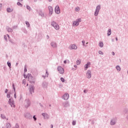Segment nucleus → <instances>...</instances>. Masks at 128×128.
Listing matches in <instances>:
<instances>
[{
  "label": "nucleus",
  "instance_id": "obj_1",
  "mask_svg": "<svg viewBox=\"0 0 128 128\" xmlns=\"http://www.w3.org/2000/svg\"><path fill=\"white\" fill-rule=\"evenodd\" d=\"M51 26H54L55 30H60V26H58V24H56V22L54 21H52L51 22Z\"/></svg>",
  "mask_w": 128,
  "mask_h": 128
},
{
  "label": "nucleus",
  "instance_id": "obj_2",
  "mask_svg": "<svg viewBox=\"0 0 128 128\" xmlns=\"http://www.w3.org/2000/svg\"><path fill=\"white\" fill-rule=\"evenodd\" d=\"M58 70L60 74H64V69L60 66L58 67Z\"/></svg>",
  "mask_w": 128,
  "mask_h": 128
},
{
  "label": "nucleus",
  "instance_id": "obj_3",
  "mask_svg": "<svg viewBox=\"0 0 128 128\" xmlns=\"http://www.w3.org/2000/svg\"><path fill=\"white\" fill-rule=\"evenodd\" d=\"M28 80L30 82H34V78L32 77V76L30 74H28Z\"/></svg>",
  "mask_w": 128,
  "mask_h": 128
},
{
  "label": "nucleus",
  "instance_id": "obj_4",
  "mask_svg": "<svg viewBox=\"0 0 128 128\" xmlns=\"http://www.w3.org/2000/svg\"><path fill=\"white\" fill-rule=\"evenodd\" d=\"M82 22V19L80 18H78L76 20V21H74L73 22V26H78L79 24V22Z\"/></svg>",
  "mask_w": 128,
  "mask_h": 128
},
{
  "label": "nucleus",
  "instance_id": "obj_5",
  "mask_svg": "<svg viewBox=\"0 0 128 128\" xmlns=\"http://www.w3.org/2000/svg\"><path fill=\"white\" fill-rule=\"evenodd\" d=\"M100 6H98L94 12V16H98V12H100Z\"/></svg>",
  "mask_w": 128,
  "mask_h": 128
},
{
  "label": "nucleus",
  "instance_id": "obj_6",
  "mask_svg": "<svg viewBox=\"0 0 128 128\" xmlns=\"http://www.w3.org/2000/svg\"><path fill=\"white\" fill-rule=\"evenodd\" d=\"M68 48L70 50H78V46L74 44H71L70 46Z\"/></svg>",
  "mask_w": 128,
  "mask_h": 128
},
{
  "label": "nucleus",
  "instance_id": "obj_7",
  "mask_svg": "<svg viewBox=\"0 0 128 128\" xmlns=\"http://www.w3.org/2000/svg\"><path fill=\"white\" fill-rule=\"evenodd\" d=\"M55 12L57 14H60V6H56L55 8Z\"/></svg>",
  "mask_w": 128,
  "mask_h": 128
},
{
  "label": "nucleus",
  "instance_id": "obj_8",
  "mask_svg": "<svg viewBox=\"0 0 128 128\" xmlns=\"http://www.w3.org/2000/svg\"><path fill=\"white\" fill-rule=\"evenodd\" d=\"M68 98H70V95H68V94L66 93L62 97V98L64 100H68Z\"/></svg>",
  "mask_w": 128,
  "mask_h": 128
},
{
  "label": "nucleus",
  "instance_id": "obj_9",
  "mask_svg": "<svg viewBox=\"0 0 128 128\" xmlns=\"http://www.w3.org/2000/svg\"><path fill=\"white\" fill-rule=\"evenodd\" d=\"M48 10H49V14L50 16H52V12H54V10L52 9V7L49 6H48Z\"/></svg>",
  "mask_w": 128,
  "mask_h": 128
},
{
  "label": "nucleus",
  "instance_id": "obj_10",
  "mask_svg": "<svg viewBox=\"0 0 128 128\" xmlns=\"http://www.w3.org/2000/svg\"><path fill=\"white\" fill-rule=\"evenodd\" d=\"M86 74L88 78H92V74H90V70H88Z\"/></svg>",
  "mask_w": 128,
  "mask_h": 128
},
{
  "label": "nucleus",
  "instance_id": "obj_11",
  "mask_svg": "<svg viewBox=\"0 0 128 128\" xmlns=\"http://www.w3.org/2000/svg\"><path fill=\"white\" fill-rule=\"evenodd\" d=\"M51 46H52V48H58V44H56V43L54 42H51Z\"/></svg>",
  "mask_w": 128,
  "mask_h": 128
},
{
  "label": "nucleus",
  "instance_id": "obj_12",
  "mask_svg": "<svg viewBox=\"0 0 128 128\" xmlns=\"http://www.w3.org/2000/svg\"><path fill=\"white\" fill-rule=\"evenodd\" d=\"M90 62H88L85 66H84V70H86L88 68H90Z\"/></svg>",
  "mask_w": 128,
  "mask_h": 128
},
{
  "label": "nucleus",
  "instance_id": "obj_13",
  "mask_svg": "<svg viewBox=\"0 0 128 128\" xmlns=\"http://www.w3.org/2000/svg\"><path fill=\"white\" fill-rule=\"evenodd\" d=\"M42 116H44V118L48 120V114L46 113H42Z\"/></svg>",
  "mask_w": 128,
  "mask_h": 128
},
{
  "label": "nucleus",
  "instance_id": "obj_14",
  "mask_svg": "<svg viewBox=\"0 0 128 128\" xmlns=\"http://www.w3.org/2000/svg\"><path fill=\"white\" fill-rule=\"evenodd\" d=\"M30 92L31 94H32V92H34V86H32L30 88Z\"/></svg>",
  "mask_w": 128,
  "mask_h": 128
},
{
  "label": "nucleus",
  "instance_id": "obj_15",
  "mask_svg": "<svg viewBox=\"0 0 128 128\" xmlns=\"http://www.w3.org/2000/svg\"><path fill=\"white\" fill-rule=\"evenodd\" d=\"M10 106L12 108H15L16 106L14 105V102L12 101V102L10 103Z\"/></svg>",
  "mask_w": 128,
  "mask_h": 128
},
{
  "label": "nucleus",
  "instance_id": "obj_16",
  "mask_svg": "<svg viewBox=\"0 0 128 128\" xmlns=\"http://www.w3.org/2000/svg\"><path fill=\"white\" fill-rule=\"evenodd\" d=\"M110 124L111 126H114V124H116V121H114V120H112Z\"/></svg>",
  "mask_w": 128,
  "mask_h": 128
},
{
  "label": "nucleus",
  "instance_id": "obj_17",
  "mask_svg": "<svg viewBox=\"0 0 128 128\" xmlns=\"http://www.w3.org/2000/svg\"><path fill=\"white\" fill-rule=\"evenodd\" d=\"M112 34V30L109 29L108 31V36H110Z\"/></svg>",
  "mask_w": 128,
  "mask_h": 128
},
{
  "label": "nucleus",
  "instance_id": "obj_18",
  "mask_svg": "<svg viewBox=\"0 0 128 128\" xmlns=\"http://www.w3.org/2000/svg\"><path fill=\"white\" fill-rule=\"evenodd\" d=\"M12 10H14L10 9V8H7L8 12H12Z\"/></svg>",
  "mask_w": 128,
  "mask_h": 128
},
{
  "label": "nucleus",
  "instance_id": "obj_19",
  "mask_svg": "<svg viewBox=\"0 0 128 128\" xmlns=\"http://www.w3.org/2000/svg\"><path fill=\"white\" fill-rule=\"evenodd\" d=\"M99 46H100V48H102V46H104V43L102 42H100Z\"/></svg>",
  "mask_w": 128,
  "mask_h": 128
},
{
  "label": "nucleus",
  "instance_id": "obj_20",
  "mask_svg": "<svg viewBox=\"0 0 128 128\" xmlns=\"http://www.w3.org/2000/svg\"><path fill=\"white\" fill-rule=\"evenodd\" d=\"M116 69L118 72L120 71V66H116Z\"/></svg>",
  "mask_w": 128,
  "mask_h": 128
},
{
  "label": "nucleus",
  "instance_id": "obj_21",
  "mask_svg": "<svg viewBox=\"0 0 128 128\" xmlns=\"http://www.w3.org/2000/svg\"><path fill=\"white\" fill-rule=\"evenodd\" d=\"M11 126L10 124L9 123H8L6 125V128H10Z\"/></svg>",
  "mask_w": 128,
  "mask_h": 128
},
{
  "label": "nucleus",
  "instance_id": "obj_22",
  "mask_svg": "<svg viewBox=\"0 0 128 128\" xmlns=\"http://www.w3.org/2000/svg\"><path fill=\"white\" fill-rule=\"evenodd\" d=\"M1 118H3V120H4L6 118V116L4 114H1Z\"/></svg>",
  "mask_w": 128,
  "mask_h": 128
},
{
  "label": "nucleus",
  "instance_id": "obj_23",
  "mask_svg": "<svg viewBox=\"0 0 128 128\" xmlns=\"http://www.w3.org/2000/svg\"><path fill=\"white\" fill-rule=\"evenodd\" d=\"M76 12H80V7H76L75 8Z\"/></svg>",
  "mask_w": 128,
  "mask_h": 128
},
{
  "label": "nucleus",
  "instance_id": "obj_24",
  "mask_svg": "<svg viewBox=\"0 0 128 128\" xmlns=\"http://www.w3.org/2000/svg\"><path fill=\"white\" fill-rule=\"evenodd\" d=\"M46 76H48V71H46V74L45 76H43L44 78H46Z\"/></svg>",
  "mask_w": 128,
  "mask_h": 128
},
{
  "label": "nucleus",
  "instance_id": "obj_25",
  "mask_svg": "<svg viewBox=\"0 0 128 128\" xmlns=\"http://www.w3.org/2000/svg\"><path fill=\"white\" fill-rule=\"evenodd\" d=\"M76 64L78 65V64H80V60H78L76 62Z\"/></svg>",
  "mask_w": 128,
  "mask_h": 128
},
{
  "label": "nucleus",
  "instance_id": "obj_26",
  "mask_svg": "<svg viewBox=\"0 0 128 128\" xmlns=\"http://www.w3.org/2000/svg\"><path fill=\"white\" fill-rule=\"evenodd\" d=\"M8 32H12V28H8Z\"/></svg>",
  "mask_w": 128,
  "mask_h": 128
},
{
  "label": "nucleus",
  "instance_id": "obj_27",
  "mask_svg": "<svg viewBox=\"0 0 128 128\" xmlns=\"http://www.w3.org/2000/svg\"><path fill=\"white\" fill-rule=\"evenodd\" d=\"M17 4H18V6H22V4H20V2H18L17 3Z\"/></svg>",
  "mask_w": 128,
  "mask_h": 128
},
{
  "label": "nucleus",
  "instance_id": "obj_28",
  "mask_svg": "<svg viewBox=\"0 0 128 128\" xmlns=\"http://www.w3.org/2000/svg\"><path fill=\"white\" fill-rule=\"evenodd\" d=\"M28 72V70L26 69V66H24V72Z\"/></svg>",
  "mask_w": 128,
  "mask_h": 128
},
{
  "label": "nucleus",
  "instance_id": "obj_29",
  "mask_svg": "<svg viewBox=\"0 0 128 128\" xmlns=\"http://www.w3.org/2000/svg\"><path fill=\"white\" fill-rule=\"evenodd\" d=\"M60 80H61L62 82H64V78H60Z\"/></svg>",
  "mask_w": 128,
  "mask_h": 128
},
{
  "label": "nucleus",
  "instance_id": "obj_30",
  "mask_svg": "<svg viewBox=\"0 0 128 128\" xmlns=\"http://www.w3.org/2000/svg\"><path fill=\"white\" fill-rule=\"evenodd\" d=\"M26 80H22V84H26Z\"/></svg>",
  "mask_w": 128,
  "mask_h": 128
},
{
  "label": "nucleus",
  "instance_id": "obj_31",
  "mask_svg": "<svg viewBox=\"0 0 128 128\" xmlns=\"http://www.w3.org/2000/svg\"><path fill=\"white\" fill-rule=\"evenodd\" d=\"M12 86H13L14 92H16V87H14V84H12Z\"/></svg>",
  "mask_w": 128,
  "mask_h": 128
},
{
  "label": "nucleus",
  "instance_id": "obj_32",
  "mask_svg": "<svg viewBox=\"0 0 128 128\" xmlns=\"http://www.w3.org/2000/svg\"><path fill=\"white\" fill-rule=\"evenodd\" d=\"M98 54H104V52H102V51H99L98 52Z\"/></svg>",
  "mask_w": 128,
  "mask_h": 128
},
{
  "label": "nucleus",
  "instance_id": "obj_33",
  "mask_svg": "<svg viewBox=\"0 0 128 128\" xmlns=\"http://www.w3.org/2000/svg\"><path fill=\"white\" fill-rule=\"evenodd\" d=\"M26 24L27 26H30V23L28 22H26Z\"/></svg>",
  "mask_w": 128,
  "mask_h": 128
},
{
  "label": "nucleus",
  "instance_id": "obj_34",
  "mask_svg": "<svg viewBox=\"0 0 128 128\" xmlns=\"http://www.w3.org/2000/svg\"><path fill=\"white\" fill-rule=\"evenodd\" d=\"M7 64L8 66H9V68H10V62H8Z\"/></svg>",
  "mask_w": 128,
  "mask_h": 128
},
{
  "label": "nucleus",
  "instance_id": "obj_35",
  "mask_svg": "<svg viewBox=\"0 0 128 128\" xmlns=\"http://www.w3.org/2000/svg\"><path fill=\"white\" fill-rule=\"evenodd\" d=\"M8 102H9L10 104H12V102L11 99H9Z\"/></svg>",
  "mask_w": 128,
  "mask_h": 128
},
{
  "label": "nucleus",
  "instance_id": "obj_36",
  "mask_svg": "<svg viewBox=\"0 0 128 128\" xmlns=\"http://www.w3.org/2000/svg\"><path fill=\"white\" fill-rule=\"evenodd\" d=\"M26 8L28 9L29 10H30V6H27Z\"/></svg>",
  "mask_w": 128,
  "mask_h": 128
},
{
  "label": "nucleus",
  "instance_id": "obj_37",
  "mask_svg": "<svg viewBox=\"0 0 128 128\" xmlns=\"http://www.w3.org/2000/svg\"><path fill=\"white\" fill-rule=\"evenodd\" d=\"M72 124L73 126H76V121H73Z\"/></svg>",
  "mask_w": 128,
  "mask_h": 128
},
{
  "label": "nucleus",
  "instance_id": "obj_38",
  "mask_svg": "<svg viewBox=\"0 0 128 128\" xmlns=\"http://www.w3.org/2000/svg\"><path fill=\"white\" fill-rule=\"evenodd\" d=\"M7 98H10V94H7Z\"/></svg>",
  "mask_w": 128,
  "mask_h": 128
},
{
  "label": "nucleus",
  "instance_id": "obj_39",
  "mask_svg": "<svg viewBox=\"0 0 128 128\" xmlns=\"http://www.w3.org/2000/svg\"><path fill=\"white\" fill-rule=\"evenodd\" d=\"M33 118L34 120H36V118L35 116H34Z\"/></svg>",
  "mask_w": 128,
  "mask_h": 128
},
{
  "label": "nucleus",
  "instance_id": "obj_40",
  "mask_svg": "<svg viewBox=\"0 0 128 128\" xmlns=\"http://www.w3.org/2000/svg\"><path fill=\"white\" fill-rule=\"evenodd\" d=\"M14 98H16V93H15L14 94Z\"/></svg>",
  "mask_w": 128,
  "mask_h": 128
},
{
  "label": "nucleus",
  "instance_id": "obj_41",
  "mask_svg": "<svg viewBox=\"0 0 128 128\" xmlns=\"http://www.w3.org/2000/svg\"><path fill=\"white\" fill-rule=\"evenodd\" d=\"M24 78H28V76H26V74H24Z\"/></svg>",
  "mask_w": 128,
  "mask_h": 128
},
{
  "label": "nucleus",
  "instance_id": "obj_42",
  "mask_svg": "<svg viewBox=\"0 0 128 128\" xmlns=\"http://www.w3.org/2000/svg\"><path fill=\"white\" fill-rule=\"evenodd\" d=\"M4 38L6 40V36H4Z\"/></svg>",
  "mask_w": 128,
  "mask_h": 128
},
{
  "label": "nucleus",
  "instance_id": "obj_43",
  "mask_svg": "<svg viewBox=\"0 0 128 128\" xmlns=\"http://www.w3.org/2000/svg\"><path fill=\"white\" fill-rule=\"evenodd\" d=\"M84 41L82 40V43L83 44V46H84Z\"/></svg>",
  "mask_w": 128,
  "mask_h": 128
},
{
  "label": "nucleus",
  "instance_id": "obj_44",
  "mask_svg": "<svg viewBox=\"0 0 128 128\" xmlns=\"http://www.w3.org/2000/svg\"><path fill=\"white\" fill-rule=\"evenodd\" d=\"M112 56H114V52H112Z\"/></svg>",
  "mask_w": 128,
  "mask_h": 128
},
{
  "label": "nucleus",
  "instance_id": "obj_45",
  "mask_svg": "<svg viewBox=\"0 0 128 128\" xmlns=\"http://www.w3.org/2000/svg\"><path fill=\"white\" fill-rule=\"evenodd\" d=\"M50 128H54V125H52V124H51V126H50Z\"/></svg>",
  "mask_w": 128,
  "mask_h": 128
},
{
  "label": "nucleus",
  "instance_id": "obj_46",
  "mask_svg": "<svg viewBox=\"0 0 128 128\" xmlns=\"http://www.w3.org/2000/svg\"><path fill=\"white\" fill-rule=\"evenodd\" d=\"M5 92H6V93L8 92V89H6V90H5Z\"/></svg>",
  "mask_w": 128,
  "mask_h": 128
},
{
  "label": "nucleus",
  "instance_id": "obj_47",
  "mask_svg": "<svg viewBox=\"0 0 128 128\" xmlns=\"http://www.w3.org/2000/svg\"><path fill=\"white\" fill-rule=\"evenodd\" d=\"M64 64H66V60L64 61Z\"/></svg>",
  "mask_w": 128,
  "mask_h": 128
},
{
  "label": "nucleus",
  "instance_id": "obj_48",
  "mask_svg": "<svg viewBox=\"0 0 128 128\" xmlns=\"http://www.w3.org/2000/svg\"><path fill=\"white\" fill-rule=\"evenodd\" d=\"M74 66V68H78V66Z\"/></svg>",
  "mask_w": 128,
  "mask_h": 128
},
{
  "label": "nucleus",
  "instance_id": "obj_49",
  "mask_svg": "<svg viewBox=\"0 0 128 128\" xmlns=\"http://www.w3.org/2000/svg\"><path fill=\"white\" fill-rule=\"evenodd\" d=\"M19 2H22V0H18Z\"/></svg>",
  "mask_w": 128,
  "mask_h": 128
},
{
  "label": "nucleus",
  "instance_id": "obj_50",
  "mask_svg": "<svg viewBox=\"0 0 128 128\" xmlns=\"http://www.w3.org/2000/svg\"><path fill=\"white\" fill-rule=\"evenodd\" d=\"M0 6H2V4H0Z\"/></svg>",
  "mask_w": 128,
  "mask_h": 128
},
{
  "label": "nucleus",
  "instance_id": "obj_51",
  "mask_svg": "<svg viewBox=\"0 0 128 128\" xmlns=\"http://www.w3.org/2000/svg\"><path fill=\"white\" fill-rule=\"evenodd\" d=\"M84 92H86V90H84Z\"/></svg>",
  "mask_w": 128,
  "mask_h": 128
},
{
  "label": "nucleus",
  "instance_id": "obj_52",
  "mask_svg": "<svg viewBox=\"0 0 128 128\" xmlns=\"http://www.w3.org/2000/svg\"><path fill=\"white\" fill-rule=\"evenodd\" d=\"M116 40H118V38H116Z\"/></svg>",
  "mask_w": 128,
  "mask_h": 128
},
{
  "label": "nucleus",
  "instance_id": "obj_53",
  "mask_svg": "<svg viewBox=\"0 0 128 128\" xmlns=\"http://www.w3.org/2000/svg\"><path fill=\"white\" fill-rule=\"evenodd\" d=\"M49 0V2H52V0Z\"/></svg>",
  "mask_w": 128,
  "mask_h": 128
},
{
  "label": "nucleus",
  "instance_id": "obj_54",
  "mask_svg": "<svg viewBox=\"0 0 128 128\" xmlns=\"http://www.w3.org/2000/svg\"><path fill=\"white\" fill-rule=\"evenodd\" d=\"M7 36H8V38H10V36H8V34H7Z\"/></svg>",
  "mask_w": 128,
  "mask_h": 128
},
{
  "label": "nucleus",
  "instance_id": "obj_55",
  "mask_svg": "<svg viewBox=\"0 0 128 128\" xmlns=\"http://www.w3.org/2000/svg\"><path fill=\"white\" fill-rule=\"evenodd\" d=\"M28 86V84H27V86Z\"/></svg>",
  "mask_w": 128,
  "mask_h": 128
},
{
  "label": "nucleus",
  "instance_id": "obj_56",
  "mask_svg": "<svg viewBox=\"0 0 128 128\" xmlns=\"http://www.w3.org/2000/svg\"><path fill=\"white\" fill-rule=\"evenodd\" d=\"M2 110V109L0 108V110Z\"/></svg>",
  "mask_w": 128,
  "mask_h": 128
},
{
  "label": "nucleus",
  "instance_id": "obj_57",
  "mask_svg": "<svg viewBox=\"0 0 128 128\" xmlns=\"http://www.w3.org/2000/svg\"><path fill=\"white\" fill-rule=\"evenodd\" d=\"M88 44V43L87 42V43H86V44Z\"/></svg>",
  "mask_w": 128,
  "mask_h": 128
}]
</instances>
